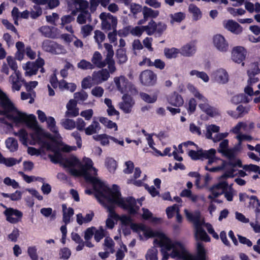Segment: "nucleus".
<instances>
[{
	"label": "nucleus",
	"mask_w": 260,
	"mask_h": 260,
	"mask_svg": "<svg viewBox=\"0 0 260 260\" xmlns=\"http://www.w3.org/2000/svg\"><path fill=\"white\" fill-rule=\"evenodd\" d=\"M93 166L92 161L90 158H87L84 165L81 163L80 170L73 169L71 170V175L74 176H84L85 179L89 182L91 183L94 186H99L100 188L103 187V184L100 180L90 175L88 172Z\"/></svg>",
	"instance_id": "20e7f679"
},
{
	"label": "nucleus",
	"mask_w": 260,
	"mask_h": 260,
	"mask_svg": "<svg viewBox=\"0 0 260 260\" xmlns=\"http://www.w3.org/2000/svg\"><path fill=\"white\" fill-rule=\"evenodd\" d=\"M171 17L172 18V21L180 22L185 18V15L182 12H178L175 13L174 15L171 14Z\"/></svg>",
	"instance_id": "338daca9"
},
{
	"label": "nucleus",
	"mask_w": 260,
	"mask_h": 260,
	"mask_svg": "<svg viewBox=\"0 0 260 260\" xmlns=\"http://www.w3.org/2000/svg\"><path fill=\"white\" fill-rule=\"evenodd\" d=\"M139 80L143 85L152 86L156 83L157 75L151 70H145L140 73Z\"/></svg>",
	"instance_id": "0eeeda50"
},
{
	"label": "nucleus",
	"mask_w": 260,
	"mask_h": 260,
	"mask_svg": "<svg viewBox=\"0 0 260 260\" xmlns=\"http://www.w3.org/2000/svg\"><path fill=\"white\" fill-rule=\"evenodd\" d=\"M14 104L9 99L7 94L0 89V115H7L15 110Z\"/></svg>",
	"instance_id": "423d86ee"
},
{
	"label": "nucleus",
	"mask_w": 260,
	"mask_h": 260,
	"mask_svg": "<svg viewBox=\"0 0 260 260\" xmlns=\"http://www.w3.org/2000/svg\"><path fill=\"white\" fill-rule=\"evenodd\" d=\"M77 67L79 69L85 70H92L94 68V66L90 62L86 60L85 59H82L77 64Z\"/></svg>",
	"instance_id": "a19ab883"
},
{
	"label": "nucleus",
	"mask_w": 260,
	"mask_h": 260,
	"mask_svg": "<svg viewBox=\"0 0 260 260\" xmlns=\"http://www.w3.org/2000/svg\"><path fill=\"white\" fill-rule=\"evenodd\" d=\"M179 53V50L175 48H165L164 49V54L165 56L168 59L176 58Z\"/></svg>",
	"instance_id": "473e14b6"
},
{
	"label": "nucleus",
	"mask_w": 260,
	"mask_h": 260,
	"mask_svg": "<svg viewBox=\"0 0 260 260\" xmlns=\"http://www.w3.org/2000/svg\"><path fill=\"white\" fill-rule=\"evenodd\" d=\"M260 73V69L257 62H254L251 66V69L247 71L248 76H255Z\"/></svg>",
	"instance_id": "de8ad7c7"
},
{
	"label": "nucleus",
	"mask_w": 260,
	"mask_h": 260,
	"mask_svg": "<svg viewBox=\"0 0 260 260\" xmlns=\"http://www.w3.org/2000/svg\"><path fill=\"white\" fill-rule=\"evenodd\" d=\"M96 228L94 226H91L87 228L84 233V239L86 241L90 240L94 235Z\"/></svg>",
	"instance_id": "052dcab7"
},
{
	"label": "nucleus",
	"mask_w": 260,
	"mask_h": 260,
	"mask_svg": "<svg viewBox=\"0 0 260 260\" xmlns=\"http://www.w3.org/2000/svg\"><path fill=\"white\" fill-rule=\"evenodd\" d=\"M81 162L75 156L72 155L63 159V165L65 168H69V172L71 174V170L75 169V167H80Z\"/></svg>",
	"instance_id": "aec40b11"
},
{
	"label": "nucleus",
	"mask_w": 260,
	"mask_h": 260,
	"mask_svg": "<svg viewBox=\"0 0 260 260\" xmlns=\"http://www.w3.org/2000/svg\"><path fill=\"white\" fill-rule=\"evenodd\" d=\"M131 25L124 27L118 31V35L120 37H126L129 34H131Z\"/></svg>",
	"instance_id": "bf43d9fd"
},
{
	"label": "nucleus",
	"mask_w": 260,
	"mask_h": 260,
	"mask_svg": "<svg viewBox=\"0 0 260 260\" xmlns=\"http://www.w3.org/2000/svg\"><path fill=\"white\" fill-rule=\"evenodd\" d=\"M187 219L194 223L196 229V236L205 242L210 241V238L206 231L202 227L203 222L201 221V213L196 211L194 213L189 212L187 210H184Z\"/></svg>",
	"instance_id": "39448f33"
},
{
	"label": "nucleus",
	"mask_w": 260,
	"mask_h": 260,
	"mask_svg": "<svg viewBox=\"0 0 260 260\" xmlns=\"http://www.w3.org/2000/svg\"><path fill=\"white\" fill-rule=\"evenodd\" d=\"M74 96L77 101L81 100L84 101L87 99L88 94L85 91L82 90L80 92H75L74 94Z\"/></svg>",
	"instance_id": "69168bd1"
},
{
	"label": "nucleus",
	"mask_w": 260,
	"mask_h": 260,
	"mask_svg": "<svg viewBox=\"0 0 260 260\" xmlns=\"http://www.w3.org/2000/svg\"><path fill=\"white\" fill-rule=\"evenodd\" d=\"M146 260H157V250L154 248L148 249L145 255Z\"/></svg>",
	"instance_id": "a18cd8bd"
},
{
	"label": "nucleus",
	"mask_w": 260,
	"mask_h": 260,
	"mask_svg": "<svg viewBox=\"0 0 260 260\" xmlns=\"http://www.w3.org/2000/svg\"><path fill=\"white\" fill-rule=\"evenodd\" d=\"M105 166L110 172H114L117 167V162L112 157H107L105 160Z\"/></svg>",
	"instance_id": "e433bc0d"
},
{
	"label": "nucleus",
	"mask_w": 260,
	"mask_h": 260,
	"mask_svg": "<svg viewBox=\"0 0 260 260\" xmlns=\"http://www.w3.org/2000/svg\"><path fill=\"white\" fill-rule=\"evenodd\" d=\"M48 128L49 130L54 133L55 135H59L58 128L56 126V122L55 119L53 117H49L47 119Z\"/></svg>",
	"instance_id": "f704fd0d"
},
{
	"label": "nucleus",
	"mask_w": 260,
	"mask_h": 260,
	"mask_svg": "<svg viewBox=\"0 0 260 260\" xmlns=\"http://www.w3.org/2000/svg\"><path fill=\"white\" fill-rule=\"evenodd\" d=\"M140 96L142 100L147 103H154L157 99V95L155 94H153L152 96L145 92H140Z\"/></svg>",
	"instance_id": "c9c22d12"
},
{
	"label": "nucleus",
	"mask_w": 260,
	"mask_h": 260,
	"mask_svg": "<svg viewBox=\"0 0 260 260\" xmlns=\"http://www.w3.org/2000/svg\"><path fill=\"white\" fill-rule=\"evenodd\" d=\"M114 81L118 90L121 93L127 92L132 85L128 80L124 76L115 77Z\"/></svg>",
	"instance_id": "ddd939ff"
},
{
	"label": "nucleus",
	"mask_w": 260,
	"mask_h": 260,
	"mask_svg": "<svg viewBox=\"0 0 260 260\" xmlns=\"http://www.w3.org/2000/svg\"><path fill=\"white\" fill-rule=\"evenodd\" d=\"M142 13L143 18L139 20L137 24L139 25L145 24L149 18L153 20L156 18L159 15V11L158 10H154L147 6L143 8Z\"/></svg>",
	"instance_id": "4468645a"
},
{
	"label": "nucleus",
	"mask_w": 260,
	"mask_h": 260,
	"mask_svg": "<svg viewBox=\"0 0 260 260\" xmlns=\"http://www.w3.org/2000/svg\"><path fill=\"white\" fill-rule=\"evenodd\" d=\"M143 8L141 5L136 3H132L130 5V10L131 13L133 14L135 18L136 17V15L142 11Z\"/></svg>",
	"instance_id": "864d4df0"
},
{
	"label": "nucleus",
	"mask_w": 260,
	"mask_h": 260,
	"mask_svg": "<svg viewBox=\"0 0 260 260\" xmlns=\"http://www.w3.org/2000/svg\"><path fill=\"white\" fill-rule=\"evenodd\" d=\"M196 52V47L194 44H187L181 48V53L184 56H189L194 54Z\"/></svg>",
	"instance_id": "c756f323"
},
{
	"label": "nucleus",
	"mask_w": 260,
	"mask_h": 260,
	"mask_svg": "<svg viewBox=\"0 0 260 260\" xmlns=\"http://www.w3.org/2000/svg\"><path fill=\"white\" fill-rule=\"evenodd\" d=\"M188 11L192 14V19L197 21L202 18V14L200 9L194 4H190L188 6Z\"/></svg>",
	"instance_id": "a878e982"
},
{
	"label": "nucleus",
	"mask_w": 260,
	"mask_h": 260,
	"mask_svg": "<svg viewBox=\"0 0 260 260\" xmlns=\"http://www.w3.org/2000/svg\"><path fill=\"white\" fill-rule=\"evenodd\" d=\"M34 10L30 12V17L32 19H36L40 16L42 14V8L39 6H34Z\"/></svg>",
	"instance_id": "5fc2aeb1"
},
{
	"label": "nucleus",
	"mask_w": 260,
	"mask_h": 260,
	"mask_svg": "<svg viewBox=\"0 0 260 260\" xmlns=\"http://www.w3.org/2000/svg\"><path fill=\"white\" fill-rule=\"evenodd\" d=\"M54 29V27L45 25L41 26L39 31L45 37L54 39L56 38V35L53 31Z\"/></svg>",
	"instance_id": "393cba45"
},
{
	"label": "nucleus",
	"mask_w": 260,
	"mask_h": 260,
	"mask_svg": "<svg viewBox=\"0 0 260 260\" xmlns=\"http://www.w3.org/2000/svg\"><path fill=\"white\" fill-rule=\"evenodd\" d=\"M94 238L96 242H99L105 237V231L102 226L99 230H95L94 233Z\"/></svg>",
	"instance_id": "603ef678"
},
{
	"label": "nucleus",
	"mask_w": 260,
	"mask_h": 260,
	"mask_svg": "<svg viewBox=\"0 0 260 260\" xmlns=\"http://www.w3.org/2000/svg\"><path fill=\"white\" fill-rule=\"evenodd\" d=\"M224 27L231 32L238 35L242 32L243 29L242 26L233 20H229L223 23Z\"/></svg>",
	"instance_id": "f3484780"
},
{
	"label": "nucleus",
	"mask_w": 260,
	"mask_h": 260,
	"mask_svg": "<svg viewBox=\"0 0 260 260\" xmlns=\"http://www.w3.org/2000/svg\"><path fill=\"white\" fill-rule=\"evenodd\" d=\"M100 18L101 19L102 21L104 20L109 19L111 21L112 27L114 28V27H116L117 24V18L115 16H113L110 13H106L105 12H103L100 14Z\"/></svg>",
	"instance_id": "72a5a7b5"
},
{
	"label": "nucleus",
	"mask_w": 260,
	"mask_h": 260,
	"mask_svg": "<svg viewBox=\"0 0 260 260\" xmlns=\"http://www.w3.org/2000/svg\"><path fill=\"white\" fill-rule=\"evenodd\" d=\"M47 149L50 150L54 152V154H49L48 157L50 159L51 162L55 164L61 162L63 161V158L62 157V154L58 147L52 146L50 143H47Z\"/></svg>",
	"instance_id": "2eb2a0df"
},
{
	"label": "nucleus",
	"mask_w": 260,
	"mask_h": 260,
	"mask_svg": "<svg viewBox=\"0 0 260 260\" xmlns=\"http://www.w3.org/2000/svg\"><path fill=\"white\" fill-rule=\"evenodd\" d=\"M190 75L191 76L196 75L197 77L201 78L205 82H208L209 80L208 75L204 72H200L194 70L190 71Z\"/></svg>",
	"instance_id": "79ce46f5"
},
{
	"label": "nucleus",
	"mask_w": 260,
	"mask_h": 260,
	"mask_svg": "<svg viewBox=\"0 0 260 260\" xmlns=\"http://www.w3.org/2000/svg\"><path fill=\"white\" fill-rule=\"evenodd\" d=\"M206 150H204L202 149L195 151L193 150H190L188 153V156L194 160L203 159L204 156H206L205 153Z\"/></svg>",
	"instance_id": "cd10ccee"
},
{
	"label": "nucleus",
	"mask_w": 260,
	"mask_h": 260,
	"mask_svg": "<svg viewBox=\"0 0 260 260\" xmlns=\"http://www.w3.org/2000/svg\"><path fill=\"white\" fill-rule=\"evenodd\" d=\"M213 43L216 48L221 52H226L229 49V44L224 37L220 34L213 37Z\"/></svg>",
	"instance_id": "f8f14e48"
},
{
	"label": "nucleus",
	"mask_w": 260,
	"mask_h": 260,
	"mask_svg": "<svg viewBox=\"0 0 260 260\" xmlns=\"http://www.w3.org/2000/svg\"><path fill=\"white\" fill-rule=\"evenodd\" d=\"M148 25L149 26L150 31L153 32V35L155 32H156L159 35H161L167 27L165 23L162 22H159L156 23L155 21L152 19L149 22Z\"/></svg>",
	"instance_id": "a211bd4d"
},
{
	"label": "nucleus",
	"mask_w": 260,
	"mask_h": 260,
	"mask_svg": "<svg viewBox=\"0 0 260 260\" xmlns=\"http://www.w3.org/2000/svg\"><path fill=\"white\" fill-rule=\"evenodd\" d=\"M93 79L98 83L107 81L110 77V73L106 69H103L93 74Z\"/></svg>",
	"instance_id": "412c9836"
},
{
	"label": "nucleus",
	"mask_w": 260,
	"mask_h": 260,
	"mask_svg": "<svg viewBox=\"0 0 260 260\" xmlns=\"http://www.w3.org/2000/svg\"><path fill=\"white\" fill-rule=\"evenodd\" d=\"M178 211L180 210L177 204H174L172 206L167 207L166 211L168 218L169 219L172 218L174 216L175 213L176 212L177 213Z\"/></svg>",
	"instance_id": "37998d69"
},
{
	"label": "nucleus",
	"mask_w": 260,
	"mask_h": 260,
	"mask_svg": "<svg viewBox=\"0 0 260 260\" xmlns=\"http://www.w3.org/2000/svg\"><path fill=\"white\" fill-rule=\"evenodd\" d=\"M95 196L100 203L107 209L109 212L108 218L112 219H119V215L115 211V204L127 210L131 215L137 214L139 209L135 199L133 197H128L125 199L121 198L119 186L116 184L112 185V189L105 187L103 191L96 190Z\"/></svg>",
	"instance_id": "f257e3e1"
},
{
	"label": "nucleus",
	"mask_w": 260,
	"mask_h": 260,
	"mask_svg": "<svg viewBox=\"0 0 260 260\" xmlns=\"http://www.w3.org/2000/svg\"><path fill=\"white\" fill-rule=\"evenodd\" d=\"M59 254L60 258L68 259L71 255V251L69 248L64 247L60 249Z\"/></svg>",
	"instance_id": "4d7b16f0"
},
{
	"label": "nucleus",
	"mask_w": 260,
	"mask_h": 260,
	"mask_svg": "<svg viewBox=\"0 0 260 260\" xmlns=\"http://www.w3.org/2000/svg\"><path fill=\"white\" fill-rule=\"evenodd\" d=\"M145 237L150 238V237H158L161 239H165L168 241H170V240L166 236V235L160 232H154L151 230H148L145 232Z\"/></svg>",
	"instance_id": "ea45409f"
},
{
	"label": "nucleus",
	"mask_w": 260,
	"mask_h": 260,
	"mask_svg": "<svg viewBox=\"0 0 260 260\" xmlns=\"http://www.w3.org/2000/svg\"><path fill=\"white\" fill-rule=\"evenodd\" d=\"M100 123L96 121H93L90 125L85 129V133L86 135H92L98 133L100 130Z\"/></svg>",
	"instance_id": "bb28decb"
},
{
	"label": "nucleus",
	"mask_w": 260,
	"mask_h": 260,
	"mask_svg": "<svg viewBox=\"0 0 260 260\" xmlns=\"http://www.w3.org/2000/svg\"><path fill=\"white\" fill-rule=\"evenodd\" d=\"M105 35L101 30H95L94 31V38L95 42L99 45L101 44V43L105 40Z\"/></svg>",
	"instance_id": "09e8293b"
},
{
	"label": "nucleus",
	"mask_w": 260,
	"mask_h": 260,
	"mask_svg": "<svg viewBox=\"0 0 260 260\" xmlns=\"http://www.w3.org/2000/svg\"><path fill=\"white\" fill-rule=\"evenodd\" d=\"M7 117L8 119L13 120L15 123H24L28 127L35 129V132L30 134L32 140L40 141L41 137L43 136V131L38 126L36 117L34 114L27 115L24 113L18 112L16 116L8 115Z\"/></svg>",
	"instance_id": "7ed1b4c3"
},
{
	"label": "nucleus",
	"mask_w": 260,
	"mask_h": 260,
	"mask_svg": "<svg viewBox=\"0 0 260 260\" xmlns=\"http://www.w3.org/2000/svg\"><path fill=\"white\" fill-rule=\"evenodd\" d=\"M4 183L8 186H11L14 189H16L19 187L18 183L14 179H11L8 177L4 179Z\"/></svg>",
	"instance_id": "0e129e2a"
},
{
	"label": "nucleus",
	"mask_w": 260,
	"mask_h": 260,
	"mask_svg": "<svg viewBox=\"0 0 260 260\" xmlns=\"http://www.w3.org/2000/svg\"><path fill=\"white\" fill-rule=\"evenodd\" d=\"M67 209L66 205L64 204L62 205V210H63V221L66 224H68L70 222L71 217L74 215V209L69 207L68 209V211H66V209Z\"/></svg>",
	"instance_id": "c85d7f7f"
},
{
	"label": "nucleus",
	"mask_w": 260,
	"mask_h": 260,
	"mask_svg": "<svg viewBox=\"0 0 260 260\" xmlns=\"http://www.w3.org/2000/svg\"><path fill=\"white\" fill-rule=\"evenodd\" d=\"M93 27L90 24H86L81 27V33L83 36L85 38L89 36L93 30Z\"/></svg>",
	"instance_id": "13d9d810"
},
{
	"label": "nucleus",
	"mask_w": 260,
	"mask_h": 260,
	"mask_svg": "<svg viewBox=\"0 0 260 260\" xmlns=\"http://www.w3.org/2000/svg\"><path fill=\"white\" fill-rule=\"evenodd\" d=\"M122 99L123 101L119 104L120 108L125 113H130L133 104L132 97L127 93H124Z\"/></svg>",
	"instance_id": "dca6fc26"
},
{
	"label": "nucleus",
	"mask_w": 260,
	"mask_h": 260,
	"mask_svg": "<svg viewBox=\"0 0 260 260\" xmlns=\"http://www.w3.org/2000/svg\"><path fill=\"white\" fill-rule=\"evenodd\" d=\"M44 64V60L41 57H39L34 62L28 61L25 68L26 70L25 73V76H31L36 75L39 69L43 67Z\"/></svg>",
	"instance_id": "9b49d317"
},
{
	"label": "nucleus",
	"mask_w": 260,
	"mask_h": 260,
	"mask_svg": "<svg viewBox=\"0 0 260 260\" xmlns=\"http://www.w3.org/2000/svg\"><path fill=\"white\" fill-rule=\"evenodd\" d=\"M144 31H146L148 36H152L153 35V32H151L150 30L148 24L145 26H137L135 27L132 26L131 34L134 36L140 37L142 36Z\"/></svg>",
	"instance_id": "4be33fe9"
},
{
	"label": "nucleus",
	"mask_w": 260,
	"mask_h": 260,
	"mask_svg": "<svg viewBox=\"0 0 260 260\" xmlns=\"http://www.w3.org/2000/svg\"><path fill=\"white\" fill-rule=\"evenodd\" d=\"M247 53V50L244 47L236 46L232 50L231 58L235 62L237 63H242V65L244 66V62L243 61L245 59Z\"/></svg>",
	"instance_id": "9d476101"
},
{
	"label": "nucleus",
	"mask_w": 260,
	"mask_h": 260,
	"mask_svg": "<svg viewBox=\"0 0 260 260\" xmlns=\"http://www.w3.org/2000/svg\"><path fill=\"white\" fill-rule=\"evenodd\" d=\"M228 11L234 16L242 15L246 12L245 10L242 8L235 9L232 7L228 8Z\"/></svg>",
	"instance_id": "680f3d73"
},
{
	"label": "nucleus",
	"mask_w": 260,
	"mask_h": 260,
	"mask_svg": "<svg viewBox=\"0 0 260 260\" xmlns=\"http://www.w3.org/2000/svg\"><path fill=\"white\" fill-rule=\"evenodd\" d=\"M3 206L6 208L4 211V214L6 216L7 221L12 224H16L21 221L23 217V213L21 211L13 208H7L5 205Z\"/></svg>",
	"instance_id": "1a4fd4ad"
},
{
	"label": "nucleus",
	"mask_w": 260,
	"mask_h": 260,
	"mask_svg": "<svg viewBox=\"0 0 260 260\" xmlns=\"http://www.w3.org/2000/svg\"><path fill=\"white\" fill-rule=\"evenodd\" d=\"M216 151L214 149H210L209 150H206L205 154L206 156H204L203 158L208 159V165H211L215 159Z\"/></svg>",
	"instance_id": "58836bf2"
},
{
	"label": "nucleus",
	"mask_w": 260,
	"mask_h": 260,
	"mask_svg": "<svg viewBox=\"0 0 260 260\" xmlns=\"http://www.w3.org/2000/svg\"><path fill=\"white\" fill-rule=\"evenodd\" d=\"M167 101L170 105L176 107L182 106L184 103L182 96L175 91L167 97Z\"/></svg>",
	"instance_id": "6ab92c4d"
},
{
	"label": "nucleus",
	"mask_w": 260,
	"mask_h": 260,
	"mask_svg": "<svg viewBox=\"0 0 260 260\" xmlns=\"http://www.w3.org/2000/svg\"><path fill=\"white\" fill-rule=\"evenodd\" d=\"M171 256L182 260H207L208 259L207 251L201 242L197 243L196 254L192 255L185 249L181 243L177 242L173 246Z\"/></svg>",
	"instance_id": "f03ea898"
},
{
	"label": "nucleus",
	"mask_w": 260,
	"mask_h": 260,
	"mask_svg": "<svg viewBox=\"0 0 260 260\" xmlns=\"http://www.w3.org/2000/svg\"><path fill=\"white\" fill-rule=\"evenodd\" d=\"M7 147L11 152H15L18 150V144L17 140L12 137H9L6 140Z\"/></svg>",
	"instance_id": "7c9ffc66"
},
{
	"label": "nucleus",
	"mask_w": 260,
	"mask_h": 260,
	"mask_svg": "<svg viewBox=\"0 0 260 260\" xmlns=\"http://www.w3.org/2000/svg\"><path fill=\"white\" fill-rule=\"evenodd\" d=\"M249 199L250 200L249 204L253 206H255L257 207L255 211L256 212H258L259 211V209L258 207H260V202L257 197L255 196H251L249 198Z\"/></svg>",
	"instance_id": "774afa93"
},
{
	"label": "nucleus",
	"mask_w": 260,
	"mask_h": 260,
	"mask_svg": "<svg viewBox=\"0 0 260 260\" xmlns=\"http://www.w3.org/2000/svg\"><path fill=\"white\" fill-rule=\"evenodd\" d=\"M91 62L94 67L103 68L105 67V60H102V56L99 51H95L92 57Z\"/></svg>",
	"instance_id": "b1692460"
},
{
	"label": "nucleus",
	"mask_w": 260,
	"mask_h": 260,
	"mask_svg": "<svg viewBox=\"0 0 260 260\" xmlns=\"http://www.w3.org/2000/svg\"><path fill=\"white\" fill-rule=\"evenodd\" d=\"M42 47L45 52L54 54H59L62 53L64 51L62 45L58 44L54 41L47 39L44 40Z\"/></svg>",
	"instance_id": "6e6552de"
},
{
	"label": "nucleus",
	"mask_w": 260,
	"mask_h": 260,
	"mask_svg": "<svg viewBox=\"0 0 260 260\" xmlns=\"http://www.w3.org/2000/svg\"><path fill=\"white\" fill-rule=\"evenodd\" d=\"M116 56L120 64L124 63L127 60V57L125 52L122 50H118L116 52Z\"/></svg>",
	"instance_id": "49530a36"
},
{
	"label": "nucleus",
	"mask_w": 260,
	"mask_h": 260,
	"mask_svg": "<svg viewBox=\"0 0 260 260\" xmlns=\"http://www.w3.org/2000/svg\"><path fill=\"white\" fill-rule=\"evenodd\" d=\"M215 79L217 82L225 84L229 81V75L225 70L219 69L215 73Z\"/></svg>",
	"instance_id": "5701e85b"
},
{
	"label": "nucleus",
	"mask_w": 260,
	"mask_h": 260,
	"mask_svg": "<svg viewBox=\"0 0 260 260\" xmlns=\"http://www.w3.org/2000/svg\"><path fill=\"white\" fill-rule=\"evenodd\" d=\"M105 66L108 64V68L109 70V73H113L116 71V67L115 66V61L113 58H105Z\"/></svg>",
	"instance_id": "8fccbe9b"
},
{
	"label": "nucleus",
	"mask_w": 260,
	"mask_h": 260,
	"mask_svg": "<svg viewBox=\"0 0 260 260\" xmlns=\"http://www.w3.org/2000/svg\"><path fill=\"white\" fill-rule=\"evenodd\" d=\"M27 253L31 260H38L37 249L35 246L28 247L27 249Z\"/></svg>",
	"instance_id": "6e6d98bb"
},
{
	"label": "nucleus",
	"mask_w": 260,
	"mask_h": 260,
	"mask_svg": "<svg viewBox=\"0 0 260 260\" xmlns=\"http://www.w3.org/2000/svg\"><path fill=\"white\" fill-rule=\"evenodd\" d=\"M14 135L19 137V140L23 145H27L28 134L25 129L21 128L18 132H14Z\"/></svg>",
	"instance_id": "2f4dec72"
},
{
	"label": "nucleus",
	"mask_w": 260,
	"mask_h": 260,
	"mask_svg": "<svg viewBox=\"0 0 260 260\" xmlns=\"http://www.w3.org/2000/svg\"><path fill=\"white\" fill-rule=\"evenodd\" d=\"M243 169L246 171L253 172L255 173H258L260 175V168L259 166L254 165H245L243 167Z\"/></svg>",
	"instance_id": "3c124183"
},
{
	"label": "nucleus",
	"mask_w": 260,
	"mask_h": 260,
	"mask_svg": "<svg viewBox=\"0 0 260 260\" xmlns=\"http://www.w3.org/2000/svg\"><path fill=\"white\" fill-rule=\"evenodd\" d=\"M40 212L45 217H48L51 216L52 219L55 217V213L52 214V209L51 208H43L41 209Z\"/></svg>",
	"instance_id": "e2e57ef3"
},
{
	"label": "nucleus",
	"mask_w": 260,
	"mask_h": 260,
	"mask_svg": "<svg viewBox=\"0 0 260 260\" xmlns=\"http://www.w3.org/2000/svg\"><path fill=\"white\" fill-rule=\"evenodd\" d=\"M60 123L66 129L71 130L76 127V122L75 121L69 118L62 119Z\"/></svg>",
	"instance_id": "4c0bfd02"
},
{
	"label": "nucleus",
	"mask_w": 260,
	"mask_h": 260,
	"mask_svg": "<svg viewBox=\"0 0 260 260\" xmlns=\"http://www.w3.org/2000/svg\"><path fill=\"white\" fill-rule=\"evenodd\" d=\"M239 118L244 117L246 114H248L250 111L249 106H243L242 105H239L236 108Z\"/></svg>",
	"instance_id": "c03bdc74"
}]
</instances>
